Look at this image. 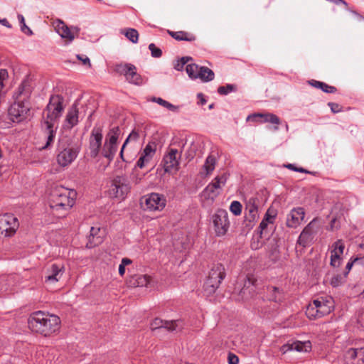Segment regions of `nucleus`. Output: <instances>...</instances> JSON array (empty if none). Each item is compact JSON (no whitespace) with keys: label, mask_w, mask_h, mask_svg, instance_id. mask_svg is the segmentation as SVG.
Instances as JSON below:
<instances>
[{"label":"nucleus","mask_w":364,"mask_h":364,"mask_svg":"<svg viewBox=\"0 0 364 364\" xmlns=\"http://www.w3.org/2000/svg\"><path fill=\"white\" fill-rule=\"evenodd\" d=\"M129 190V183H111L108 193L112 198L123 200L126 198Z\"/></svg>","instance_id":"nucleus-21"},{"label":"nucleus","mask_w":364,"mask_h":364,"mask_svg":"<svg viewBox=\"0 0 364 364\" xmlns=\"http://www.w3.org/2000/svg\"><path fill=\"white\" fill-rule=\"evenodd\" d=\"M131 63H116L114 65V71L119 74V75H124L125 77L128 74V69L130 68L131 67Z\"/></svg>","instance_id":"nucleus-41"},{"label":"nucleus","mask_w":364,"mask_h":364,"mask_svg":"<svg viewBox=\"0 0 364 364\" xmlns=\"http://www.w3.org/2000/svg\"><path fill=\"white\" fill-rule=\"evenodd\" d=\"M57 122L43 120L41 122V128L43 132L47 134V140L46 144L42 147V149H48L54 141L56 131Z\"/></svg>","instance_id":"nucleus-17"},{"label":"nucleus","mask_w":364,"mask_h":364,"mask_svg":"<svg viewBox=\"0 0 364 364\" xmlns=\"http://www.w3.org/2000/svg\"><path fill=\"white\" fill-rule=\"evenodd\" d=\"M121 33L124 34L132 43H136L138 42L139 33L135 28H129L122 30Z\"/></svg>","instance_id":"nucleus-40"},{"label":"nucleus","mask_w":364,"mask_h":364,"mask_svg":"<svg viewBox=\"0 0 364 364\" xmlns=\"http://www.w3.org/2000/svg\"><path fill=\"white\" fill-rule=\"evenodd\" d=\"M151 280V277L146 274H135L128 278L127 284L130 287H147Z\"/></svg>","instance_id":"nucleus-24"},{"label":"nucleus","mask_w":364,"mask_h":364,"mask_svg":"<svg viewBox=\"0 0 364 364\" xmlns=\"http://www.w3.org/2000/svg\"><path fill=\"white\" fill-rule=\"evenodd\" d=\"M149 49L153 58H160L162 55V50L157 48L154 43H150L149 45Z\"/></svg>","instance_id":"nucleus-49"},{"label":"nucleus","mask_w":364,"mask_h":364,"mask_svg":"<svg viewBox=\"0 0 364 364\" xmlns=\"http://www.w3.org/2000/svg\"><path fill=\"white\" fill-rule=\"evenodd\" d=\"M18 219L12 214L6 213L0 215V234L5 237H11L18 228Z\"/></svg>","instance_id":"nucleus-10"},{"label":"nucleus","mask_w":364,"mask_h":364,"mask_svg":"<svg viewBox=\"0 0 364 364\" xmlns=\"http://www.w3.org/2000/svg\"><path fill=\"white\" fill-rule=\"evenodd\" d=\"M17 18L20 23L21 31L28 36H32L33 33L32 30L26 26L23 16L18 14Z\"/></svg>","instance_id":"nucleus-44"},{"label":"nucleus","mask_w":364,"mask_h":364,"mask_svg":"<svg viewBox=\"0 0 364 364\" xmlns=\"http://www.w3.org/2000/svg\"><path fill=\"white\" fill-rule=\"evenodd\" d=\"M222 281L220 279H213L208 277V279L204 284V290L208 294H213L215 290L219 287Z\"/></svg>","instance_id":"nucleus-35"},{"label":"nucleus","mask_w":364,"mask_h":364,"mask_svg":"<svg viewBox=\"0 0 364 364\" xmlns=\"http://www.w3.org/2000/svg\"><path fill=\"white\" fill-rule=\"evenodd\" d=\"M151 159L146 158L145 156L141 154L139 159H138L136 166L140 168H142L145 166V164L149 163Z\"/></svg>","instance_id":"nucleus-52"},{"label":"nucleus","mask_w":364,"mask_h":364,"mask_svg":"<svg viewBox=\"0 0 364 364\" xmlns=\"http://www.w3.org/2000/svg\"><path fill=\"white\" fill-rule=\"evenodd\" d=\"M284 167L290 169V170H292V171H297V172H301V173H311L310 171L304 169V168L302 167H297L295 164H285L284 165Z\"/></svg>","instance_id":"nucleus-50"},{"label":"nucleus","mask_w":364,"mask_h":364,"mask_svg":"<svg viewBox=\"0 0 364 364\" xmlns=\"http://www.w3.org/2000/svg\"><path fill=\"white\" fill-rule=\"evenodd\" d=\"M230 210L235 215H240L242 213V205L239 201H232L230 206Z\"/></svg>","instance_id":"nucleus-47"},{"label":"nucleus","mask_w":364,"mask_h":364,"mask_svg":"<svg viewBox=\"0 0 364 364\" xmlns=\"http://www.w3.org/2000/svg\"><path fill=\"white\" fill-rule=\"evenodd\" d=\"M77 58L79 60H80L82 62V63H83L84 65H89V67H91V63H90V58H87V57H86V56H85V58H82V56H80V55H77Z\"/></svg>","instance_id":"nucleus-56"},{"label":"nucleus","mask_w":364,"mask_h":364,"mask_svg":"<svg viewBox=\"0 0 364 364\" xmlns=\"http://www.w3.org/2000/svg\"><path fill=\"white\" fill-rule=\"evenodd\" d=\"M258 217L257 206L250 199L245 207V220L250 223H254Z\"/></svg>","instance_id":"nucleus-31"},{"label":"nucleus","mask_w":364,"mask_h":364,"mask_svg":"<svg viewBox=\"0 0 364 364\" xmlns=\"http://www.w3.org/2000/svg\"><path fill=\"white\" fill-rule=\"evenodd\" d=\"M269 299L274 302L280 303L284 299L283 292L277 287H272L269 288Z\"/></svg>","instance_id":"nucleus-39"},{"label":"nucleus","mask_w":364,"mask_h":364,"mask_svg":"<svg viewBox=\"0 0 364 364\" xmlns=\"http://www.w3.org/2000/svg\"><path fill=\"white\" fill-rule=\"evenodd\" d=\"M55 29L63 38L72 41L75 38L68 26L60 20H57L55 22Z\"/></svg>","instance_id":"nucleus-30"},{"label":"nucleus","mask_w":364,"mask_h":364,"mask_svg":"<svg viewBox=\"0 0 364 364\" xmlns=\"http://www.w3.org/2000/svg\"><path fill=\"white\" fill-rule=\"evenodd\" d=\"M132 262V260L127 257L123 258L121 262V263L124 266H127V265L130 264Z\"/></svg>","instance_id":"nucleus-61"},{"label":"nucleus","mask_w":364,"mask_h":364,"mask_svg":"<svg viewBox=\"0 0 364 364\" xmlns=\"http://www.w3.org/2000/svg\"><path fill=\"white\" fill-rule=\"evenodd\" d=\"M168 33L173 38H174L176 41H185L192 42V41H196V37L195 35H193L191 33L186 32V31H168Z\"/></svg>","instance_id":"nucleus-33"},{"label":"nucleus","mask_w":364,"mask_h":364,"mask_svg":"<svg viewBox=\"0 0 364 364\" xmlns=\"http://www.w3.org/2000/svg\"><path fill=\"white\" fill-rule=\"evenodd\" d=\"M103 235L104 230H102L100 228L97 227H92L90 229V233L88 237L87 247L91 248L101 244L102 242Z\"/></svg>","instance_id":"nucleus-27"},{"label":"nucleus","mask_w":364,"mask_h":364,"mask_svg":"<svg viewBox=\"0 0 364 364\" xmlns=\"http://www.w3.org/2000/svg\"><path fill=\"white\" fill-rule=\"evenodd\" d=\"M344 249L345 244L342 240H338L332 245L330 262L332 267H338L341 265Z\"/></svg>","instance_id":"nucleus-14"},{"label":"nucleus","mask_w":364,"mask_h":364,"mask_svg":"<svg viewBox=\"0 0 364 364\" xmlns=\"http://www.w3.org/2000/svg\"><path fill=\"white\" fill-rule=\"evenodd\" d=\"M0 23L9 28H11L12 27L11 24L8 21L6 18L1 19Z\"/></svg>","instance_id":"nucleus-59"},{"label":"nucleus","mask_w":364,"mask_h":364,"mask_svg":"<svg viewBox=\"0 0 364 364\" xmlns=\"http://www.w3.org/2000/svg\"><path fill=\"white\" fill-rule=\"evenodd\" d=\"M208 276L213 279H220V281H223L225 277L224 266L221 264H215L210 269Z\"/></svg>","instance_id":"nucleus-36"},{"label":"nucleus","mask_w":364,"mask_h":364,"mask_svg":"<svg viewBox=\"0 0 364 364\" xmlns=\"http://www.w3.org/2000/svg\"><path fill=\"white\" fill-rule=\"evenodd\" d=\"M127 70L128 74L125 78L129 83L136 85H141L144 84V79L141 75L136 72V68L134 65L132 64L130 68H129Z\"/></svg>","instance_id":"nucleus-32"},{"label":"nucleus","mask_w":364,"mask_h":364,"mask_svg":"<svg viewBox=\"0 0 364 364\" xmlns=\"http://www.w3.org/2000/svg\"><path fill=\"white\" fill-rule=\"evenodd\" d=\"M220 188V183H209L200 193L202 202L207 205L211 204L219 195Z\"/></svg>","instance_id":"nucleus-15"},{"label":"nucleus","mask_w":364,"mask_h":364,"mask_svg":"<svg viewBox=\"0 0 364 364\" xmlns=\"http://www.w3.org/2000/svg\"><path fill=\"white\" fill-rule=\"evenodd\" d=\"M309 84L314 87L321 90L326 93H335L337 91V88L336 87L316 80H309Z\"/></svg>","instance_id":"nucleus-34"},{"label":"nucleus","mask_w":364,"mask_h":364,"mask_svg":"<svg viewBox=\"0 0 364 364\" xmlns=\"http://www.w3.org/2000/svg\"><path fill=\"white\" fill-rule=\"evenodd\" d=\"M124 149H125V147H124V144H123L122 148H121L120 153H119V156H120V158L122 159V160L123 161H125V160L124 159Z\"/></svg>","instance_id":"nucleus-64"},{"label":"nucleus","mask_w":364,"mask_h":364,"mask_svg":"<svg viewBox=\"0 0 364 364\" xmlns=\"http://www.w3.org/2000/svg\"><path fill=\"white\" fill-rule=\"evenodd\" d=\"M305 211L301 207L294 208L287 215L286 225L289 228H297L304 220Z\"/></svg>","instance_id":"nucleus-16"},{"label":"nucleus","mask_w":364,"mask_h":364,"mask_svg":"<svg viewBox=\"0 0 364 364\" xmlns=\"http://www.w3.org/2000/svg\"><path fill=\"white\" fill-rule=\"evenodd\" d=\"M237 87L235 85L227 84L225 86H220L218 88V92L220 95H227L230 92L236 91Z\"/></svg>","instance_id":"nucleus-45"},{"label":"nucleus","mask_w":364,"mask_h":364,"mask_svg":"<svg viewBox=\"0 0 364 364\" xmlns=\"http://www.w3.org/2000/svg\"><path fill=\"white\" fill-rule=\"evenodd\" d=\"M181 153L176 149H170L168 152L164 156L163 164L166 173H176L179 168V160Z\"/></svg>","instance_id":"nucleus-11"},{"label":"nucleus","mask_w":364,"mask_h":364,"mask_svg":"<svg viewBox=\"0 0 364 364\" xmlns=\"http://www.w3.org/2000/svg\"><path fill=\"white\" fill-rule=\"evenodd\" d=\"M125 267L124 265H123L122 263L119 264V274H120V276H123L125 273Z\"/></svg>","instance_id":"nucleus-60"},{"label":"nucleus","mask_w":364,"mask_h":364,"mask_svg":"<svg viewBox=\"0 0 364 364\" xmlns=\"http://www.w3.org/2000/svg\"><path fill=\"white\" fill-rule=\"evenodd\" d=\"M319 229L320 225L318 224V221L315 218L304 228L299 237L297 241L298 244L302 247L307 246L313 240Z\"/></svg>","instance_id":"nucleus-12"},{"label":"nucleus","mask_w":364,"mask_h":364,"mask_svg":"<svg viewBox=\"0 0 364 364\" xmlns=\"http://www.w3.org/2000/svg\"><path fill=\"white\" fill-rule=\"evenodd\" d=\"M228 176L229 174H228L227 172L223 171L220 174L218 175L212 182H226L228 179Z\"/></svg>","instance_id":"nucleus-53"},{"label":"nucleus","mask_w":364,"mask_h":364,"mask_svg":"<svg viewBox=\"0 0 364 364\" xmlns=\"http://www.w3.org/2000/svg\"><path fill=\"white\" fill-rule=\"evenodd\" d=\"M178 320L164 321L161 318H155L151 323L152 330L164 328L168 331H174L178 326Z\"/></svg>","instance_id":"nucleus-28"},{"label":"nucleus","mask_w":364,"mask_h":364,"mask_svg":"<svg viewBox=\"0 0 364 364\" xmlns=\"http://www.w3.org/2000/svg\"><path fill=\"white\" fill-rule=\"evenodd\" d=\"M311 343L309 341L301 342V341H294L283 345L280 350L284 354L289 351L296 350L298 352H307L311 349Z\"/></svg>","instance_id":"nucleus-22"},{"label":"nucleus","mask_w":364,"mask_h":364,"mask_svg":"<svg viewBox=\"0 0 364 364\" xmlns=\"http://www.w3.org/2000/svg\"><path fill=\"white\" fill-rule=\"evenodd\" d=\"M197 97L200 100V105H204L206 103V100L205 99V96L203 93H198L197 95Z\"/></svg>","instance_id":"nucleus-58"},{"label":"nucleus","mask_w":364,"mask_h":364,"mask_svg":"<svg viewBox=\"0 0 364 364\" xmlns=\"http://www.w3.org/2000/svg\"><path fill=\"white\" fill-rule=\"evenodd\" d=\"M339 284V280L338 277H333L331 279V284L334 287L338 286Z\"/></svg>","instance_id":"nucleus-62"},{"label":"nucleus","mask_w":364,"mask_h":364,"mask_svg":"<svg viewBox=\"0 0 364 364\" xmlns=\"http://www.w3.org/2000/svg\"><path fill=\"white\" fill-rule=\"evenodd\" d=\"M357 260H358V258H355L353 262H348V264H346V268L348 269V271H350L351 269L353 262Z\"/></svg>","instance_id":"nucleus-63"},{"label":"nucleus","mask_w":364,"mask_h":364,"mask_svg":"<svg viewBox=\"0 0 364 364\" xmlns=\"http://www.w3.org/2000/svg\"><path fill=\"white\" fill-rule=\"evenodd\" d=\"M81 149V145L78 143H73L71 139L63 137L58 141L57 162L65 167L71 164L77 157Z\"/></svg>","instance_id":"nucleus-4"},{"label":"nucleus","mask_w":364,"mask_h":364,"mask_svg":"<svg viewBox=\"0 0 364 364\" xmlns=\"http://www.w3.org/2000/svg\"><path fill=\"white\" fill-rule=\"evenodd\" d=\"M102 129L101 127H94L89 139L90 156L95 159L102 148Z\"/></svg>","instance_id":"nucleus-13"},{"label":"nucleus","mask_w":364,"mask_h":364,"mask_svg":"<svg viewBox=\"0 0 364 364\" xmlns=\"http://www.w3.org/2000/svg\"><path fill=\"white\" fill-rule=\"evenodd\" d=\"M77 193L73 188L58 186L50 194V207L53 213L58 217H63L73 205Z\"/></svg>","instance_id":"nucleus-3"},{"label":"nucleus","mask_w":364,"mask_h":364,"mask_svg":"<svg viewBox=\"0 0 364 364\" xmlns=\"http://www.w3.org/2000/svg\"><path fill=\"white\" fill-rule=\"evenodd\" d=\"M346 10L354 14L358 17L359 20L363 19V16H361L360 14H358L356 11L353 10L352 8H349L348 6H346Z\"/></svg>","instance_id":"nucleus-57"},{"label":"nucleus","mask_w":364,"mask_h":364,"mask_svg":"<svg viewBox=\"0 0 364 364\" xmlns=\"http://www.w3.org/2000/svg\"><path fill=\"white\" fill-rule=\"evenodd\" d=\"M141 208L146 211L161 210L166 206V199L158 193H151L143 196L140 200Z\"/></svg>","instance_id":"nucleus-8"},{"label":"nucleus","mask_w":364,"mask_h":364,"mask_svg":"<svg viewBox=\"0 0 364 364\" xmlns=\"http://www.w3.org/2000/svg\"><path fill=\"white\" fill-rule=\"evenodd\" d=\"M257 280L252 275L247 276L243 287L239 293V299L247 300L253 296L255 293V285Z\"/></svg>","instance_id":"nucleus-20"},{"label":"nucleus","mask_w":364,"mask_h":364,"mask_svg":"<svg viewBox=\"0 0 364 364\" xmlns=\"http://www.w3.org/2000/svg\"><path fill=\"white\" fill-rule=\"evenodd\" d=\"M276 213L274 210L269 209L262 222L259 224V228L260 229V235L262 236L268 230L269 228L271 230L274 225Z\"/></svg>","instance_id":"nucleus-25"},{"label":"nucleus","mask_w":364,"mask_h":364,"mask_svg":"<svg viewBox=\"0 0 364 364\" xmlns=\"http://www.w3.org/2000/svg\"><path fill=\"white\" fill-rule=\"evenodd\" d=\"M346 364H364V348H350L344 354Z\"/></svg>","instance_id":"nucleus-19"},{"label":"nucleus","mask_w":364,"mask_h":364,"mask_svg":"<svg viewBox=\"0 0 364 364\" xmlns=\"http://www.w3.org/2000/svg\"><path fill=\"white\" fill-rule=\"evenodd\" d=\"M257 118H261L262 119L259 121L260 122H269L274 124H280V119L279 118L272 113H266V114H262V113H255L252 114H250L247 117V120H252L255 121Z\"/></svg>","instance_id":"nucleus-29"},{"label":"nucleus","mask_w":364,"mask_h":364,"mask_svg":"<svg viewBox=\"0 0 364 364\" xmlns=\"http://www.w3.org/2000/svg\"><path fill=\"white\" fill-rule=\"evenodd\" d=\"M119 134L120 129L119 127H114L110 129L106 135L105 141L101 150V154L109 161L114 159L117 151V140Z\"/></svg>","instance_id":"nucleus-7"},{"label":"nucleus","mask_w":364,"mask_h":364,"mask_svg":"<svg viewBox=\"0 0 364 364\" xmlns=\"http://www.w3.org/2000/svg\"><path fill=\"white\" fill-rule=\"evenodd\" d=\"M28 323L31 331L47 337L59 331L60 319L56 315L38 311L31 314Z\"/></svg>","instance_id":"nucleus-2"},{"label":"nucleus","mask_w":364,"mask_h":364,"mask_svg":"<svg viewBox=\"0 0 364 364\" xmlns=\"http://www.w3.org/2000/svg\"><path fill=\"white\" fill-rule=\"evenodd\" d=\"M239 362V358L237 355L232 353H229L228 355V363L229 364H237Z\"/></svg>","instance_id":"nucleus-55"},{"label":"nucleus","mask_w":364,"mask_h":364,"mask_svg":"<svg viewBox=\"0 0 364 364\" xmlns=\"http://www.w3.org/2000/svg\"><path fill=\"white\" fill-rule=\"evenodd\" d=\"M215 164L216 157L213 154L208 155L205 159L204 164L203 165L201 169L198 173V176L202 179H205L207 176L212 173V172L215 168Z\"/></svg>","instance_id":"nucleus-23"},{"label":"nucleus","mask_w":364,"mask_h":364,"mask_svg":"<svg viewBox=\"0 0 364 364\" xmlns=\"http://www.w3.org/2000/svg\"><path fill=\"white\" fill-rule=\"evenodd\" d=\"M79 118V110L77 106L75 104H73L71 107L68 109L66 117H65V127L68 129H72L75 126H76L78 122Z\"/></svg>","instance_id":"nucleus-26"},{"label":"nucleus","mask_w":364,"mask_h":364,"mask_svg":"<svg viewBox=\"0 0 364 364\" xmlns=\"http://www.w3.org/2000/svg\"><path fill=\"white\" fill-rule=\"evenodd\" d=\"M31 92V80L28 78L24 79L14 93L15 102L8 109L9 119L13 122H21L30 116L31 104L29 98Z\"/></svg>","instance_id":"nucleus-1"},{"label":"nucleus","mask_w":364,"mask_h":364,"mask_svg":"<svg viewBox=\"0 0 364 364\" xmlns=\"http://www.w3.org/2000/svg\"><path fill=\"white\" fill-rule=\"evenodd\" d=\"M63 102L64 98L61 95H51L49 102L43 111V120L58 123V120L64 110Z\"/></svg>","instance_id":"nucleus-6"},{"label":"nucleus","mask_w":364,"mask_h":364,"mask_svg":"<svg viewBox=\"0 0 364 364\" xmlns=\"http://www.w3.org/2000/svg\"><path fill=\"white\" fill-rule=\"evenodd\" d=\"M333 309V300L331 296H321L311 302L306 314L310 319H316L329 314Z\"/></svg>","instance_id":"nucleus-5"},{"label":"nucleus","mask_w":364,"mask_h":364,"mask_svg":"<svg viewBox=\"0 0 364 364\" xmlns=\"http://www.w3.org/2000/svg\"><path fill=\"white\" fill-rule=\"evenodd\" d=\"M199 69L200 67L198 65L193 63L187 65L186 71L191 78L197 79L198 78V73H199Z\"/></svg>","instance_id":"nucleus-43"},{"label":"nucleus","mask_w":364,"mask_h":364,"mask_svg":"<svg viewBox=\"0 0 364 364\" xmlns=\"http://www.w3.org/2000/svg\"><path fill=\"white\" fill-rule=\"evenodd\" d=\"M65 272L63 265L52 264L46 272L45 282L48 284H54L58 282Z\"/></svg>","instance_id":"nucleus-18"},{"label":"nucleus","mask_w":364,"mask_h":364,"mask_svg":"<svg viewBox=\"0 0 364 364\" xmlns=\"http://www.w3.org/2000/svg\"><path fill=\"white\" fill-rule=\"evenodd\" d=\"M198 76L203 82H210L214 79L215 74L210 68L205 66H200L199 73H198Z\"/></svg>","instance_id":"nucleus-37"},{"label":"nucleus","mask_w":364,"mask_h":364,"mask_svg":"<svg viewBox=\"0 0 364 364\" xmlns=\"http://www.w3.org/2000/svg\"><path fill=\"white\" fill-rule=\"evenodd\" d=\"M328 106L331 108L333 113H338L342 111V107L338 103L328 102Z\"/></svg>","instance_id":"nucleus-54"},{"label":"nucleus","mask_w":364,"mask_h":364,"mask_svg":"<svg viewBox=\"0 0 364 364\" xmlns=\"http://www.w3.org/2000/svg\"><path fill=\"white\" fill-rule=\"evenodd\" d=\"M151 100L152 102H156V103L159 104V105L166 108L168 110H170L173 112H178V109H179L178 106H176L161 97H153Z\"/></svg>","instance_id":"nucleus-38"},{"label":"nucleus","mask_w":364,"mask_h":364,"mask_svg":"<svg viewBox=\"0 0 364 364\" xmlns=\"http://www.w3.org/2000/svg\"><path fill=\"white\" fill-rule=\"evenodd\" d=\"M156 145L154 142H149L143 150L142 155L146 158L151 159L156 152Z\"/></svg>","instance_id":"nucleus-42"},{"label":"nucleus","mask_w":364,"mask_h":364,"mask_svg":"<svg viewBox=\"0 0 364 364\" xmlns=\"http://www.w3.org/2000/svg\"><path fill=\"white\" fill-rule=\"evenodd\" d=\"M215 232L217 236L225 235L230 227L228 212L223 209L218 210L211 217Z\"/></svg>","instance_id":"nucleus-9"},{"label":"nucleus","mask_w":364,"mask_h":364,"mask_svg":"<svg viewBox=\"0 0 364 364\" xmlns=\"http://www.w3.org/2000/svg\"><path fill=\"white\" fill-rule=\"evenodd\" d=\"M191 60H192L191 57H182L175 63L174 68L178 71L182 70L183 69L184 65Z\"/></svg>","instance_id":"nucleus-48"},{"label":"nucleus","mask_w":364,"mask_h":364,"mask_svg":"<svg viewBox=\"0 0 364 364\" xmlns=\"http://www.w3.org/2000/svg\"><path fill=\"white\" fill-rule=\"evenodd\" d=\"M342 208V205L340 203H337L335 205L333 208L332 209L331 214L333 215V218H332L331 221V229L333 230L335 227V224L337 221L338 218L340 217V215H343V213L338 214L336 211L337 210H341Z\"/></svg>","instance_id":"nucleus-46"},{"label":"nucleus","mask_w":364,"mask_h":364,"mask_svg":"<svg viewBox=\"0 0 364 364\" xmlns=\"http://www.w3.org/2000/svg\"><path fill=\"white\" fill-rule=\"evenodd\" d=\"M139 137V134H138L137 132L133 130L130 134L128 136V137L126 139V140L124 141V147H126L127 144H128L129 141V140H134V141H136L138 140Z\"/></svg>","instance_id":"nucleus-51"}]
</instances>
